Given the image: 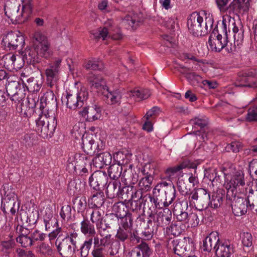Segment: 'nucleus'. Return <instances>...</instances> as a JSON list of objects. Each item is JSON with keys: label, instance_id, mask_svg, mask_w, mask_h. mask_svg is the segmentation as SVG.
<instances>
[{"label": "nucleus", "instance_id": "1", "mask_svg": "<svg viewBox=\"0 0 257 257\" xmlns=\"http://www.w3.org/2000/svg\"><path fill=\"white\" fill-rule=\"evenodd\" d=\"M55 223L57 227L48 234L49 240L51 241L57 237L55 245L59 254L62 257H71L77 248L78 234L75 230L66 232L59 226L58 222Z\"/></svg>", "mask_w": 257, "mask_h": 257}, {"label": "nucleus", "instance_id": "2", "mask_svg": "<svg viewBox=\"0 0 257 257\" xmlns=\"http://www.w3.org/2000/svg\"><path fill=\"white\" fill-rule=\"evenodd\" d=\"M22 8L19 11L20 6L13 5L6 3L5 12L6 15L13 23L22 24L28 21L31 17L33 9V0H22Z\"/></svg>", "mask_w": 257, "mask_h": 257}, {"label": "nucleus", "instance_id": "3", "mask_svg": "<svg viewBox=\"0 0 257 257\" xmlns=\"http://www.w3.org/2000/svg\"><path fill=\"white\" fill-rule=\"evenodd\" d=\"M3 190L4 197L2 199L1 209L5 215L10 212L12 216L15 215L19 208V204L16 203L17 196L14 189L7 184L3 186Z\"/></svg>", "mask_w": 257, "mask_h": 257}, {"label": "nucleus", "instance_id": "4", "mask_svg": "<svg viewBox=\"0 0 257 257\" xmlns=\"http://www.w3.org/2000/svg\"><path fill=\"white\" fill-rule=\"evenodd\" d=\"M36 120V131L43 138L51 137L55 131L57 122L55 116L47 117L46 114L40 113Z\"/></svg>", "mask_w": 257, "mask_h": 257}, {"label": "nucleus", "instance_id": "5", "mask_svg": "<svg viewBox=\"0 0 257 257\" xmlns=\"http://www.w3.org/2000/svg\"><path fill=\"white\" fill-rule=\"evenodd\" d=\"M188 201L199 211L206 209L210 203V194L205 189H195L189 193Z\"/></svg>", "mask_w": 257, "mask_h": 257}, {"label": "nucleus", "instance_id": "6", "mask_svg": "<svg viewBox=\"0 0 257 257\" xmlns=\"http://www.w3.org/2000/svg\"><path fill=\"white\" fill-rule=\"evenodd\" d=\"M88 93L85 91H80L76 93H70L62 97V102L65 103L66 107L71 110H75L83 106L84 102L88 99Z\"/></svg>", "mask_w": 257, "mask_h": 257}, {"label": "nucleus", "instance_id": "7", "mask_svg": "<svg viewBox=\"0 0 257 257\" xmlns=\"http://www.w3.org/2000/svg\"><path fill=\"white\" fill-rule=\"evenodd\" d=\"M2 45L7 51L22 49L25 45V38L19 31L11 32L3 37Z\"/></svg>", "mask_w": 257, "mask_h": 257}, {"label": "nucleus", "instance_id": "8", "mask_svg": "<svg viewBox=\"0 0 257 257\" xmlns=\"http://www.w3.org/2000/svg\"><path fill=\"white\" fill-rule=\"evenodd\" d=\"M226 203L230 205L232 213L236 216H241L245 215L249 207L247 199L236 196V194H233L232 197H228L226 194Z\"/></svg>", "mask_w": 257, "mask_h": 257}, {"label": "nucleus", "instance_id": "9", "mask_svg": "<svg viewBox=\"0 0 257 257\" xmlns=\"http://www.w3.org/2000/svg\"><path fill=\"white\" fill-rule=\"evenodd\" d=\"M61 62V59L57 58L53 62L50 63L48 67L45 70L47 83L51 88L56 85V83L59 80Z\"/></svg>", "mask_w": 257, "mask_h": 257}, {"label": "nucleus", "instance_id": "10", "mask_svg": "<svg viewBox=\"0 0 257 257\" xmlns=\"http://www.w3.org/2000/svg\"><path fill=\"white\" fill-rule=\"evenodd\" d=\"M203 18L197 12L192 13L187 20V26L190 32L195 36L204 35L205 33L202 26Z\"/></svg>", "mask_w": 257, "mask_h": 257}, {"label": "nucleus", "instance_id": "11", "mask_svg": "<svg viewBox=\"0 0 257 257\" xmlns=\"http://www.w3.org/2000/svg\"><path fill=\"white\" fill-rule=\"evenodd\" d=\"M244 185L243 172L241 170H238L235 173L230 180L224 184V187L227 190V197H232L233 194H236L237 188Z\"/></svg>", "mask_w": 257, "mask_h": 257}, {"label": "nucleus", "instance_id": "12", "mask_svg": "<svg viewBox=\"0 0 257 257\" xmlns=\"http://www.w3.org/2000/svg\"><path fill=\"white\" fill-rule=\"evenodd\" d=\"M190 238H184L183 239H169L167 241V248L177 255L182 257L186 251L190 250L188 244L190 245Z\"/></svg>", "mask_w": 257, "mask_h": 257}, {"label": "nucleus", "instance_id": "13", "mask_svg": "<svg viewBox=\"0 0 257 257\" xmlns=\"http://www.w3.org/2000/svg\"><path fill=\"white\" fill-rule=\"evenodd\" d=\"M42 51L40 49H37L35 46L32 47H27L23 53V59L25 62L28 64L35 65L40 62V57L48 58L50 57V54L43 55L41 54Z\"/></svg>", "mask_w": 257, "mask_h": 257}, {"label": "nucleus", "instance_id": "14", "mask_svg": "<svg viewBox=\"0 0 257 257\" xmlns=\"http://www.w3.org/2000/svg\"><path fill=\"white\" fill-rule=\"evenodd\" d=\"M108 181L107 174L102 171L94 172L89 178L88 182L90 189H102L106 187Z\"/></svg>", "mask_w": 257, "mask_h": 257}, {"label": "nucleus", "instance_id": "15", "mask_svg": "<svg viewBox=\"0 0 257 257\" xmlns=\"http://www.w3.org/2000/svg\"><path fill=\"white\" fill-rule=\"evenodd\" d=\"M257 72L255 70L251 69L247 72L239 75L236 81L235 86L237 87H248L250 88L257 87Z\"/></svg>", "mask_w": 257, "mask_h": 257}, {"label": "nucleus", "instance_id": "16", "mask_svg": "<svg viewBox=\"0 0 257 257\" xmlns=\"http://www.w3.org/2000/svg\"><path fill=\"white\" fill-rule=\"evenodd\" d=\"M220 242L218 233L216 231L211 232L203 240L201 248L204 251L210 252L212 250L216 253V249Z\"/></svg>", "mask_w": 257, "mask_h": 257}, {"label": "nucleus", "instance_id": "17", "mask_svg": "<svg viewBox=\"0 0 257 257\" xmlns=\"http://www.w3.org/2000/svg\"><path fill=\"white\" fill-rule=\"evenodd\" d=\"M150 218H153L158 227H165L168 225L171 221L172 213L168 209H164L156 214L151 213L149 215Z\"/></svg>", "mask_w": 257, "mask_h": 257}, {"label": "nucleus", "instance_id": "18", "mask_svg": "<svg viewBox=\"0 0 257 257\" xmlns=\"http://www.w3.org/2000/svg\"><path fill=\"white\" fill-rule=\"evenodd\" d=\"M88 83L92 89H96L97 92L102 94L108 87L105 81L100 75L95 74L92 72L89 73L87 76Z\"/></svg>", "mask_w": 257, "mask_h": 257}, {"label": "nucleus", "instance_id": "19", "mask_svg": "<svg viewBox=\"0 0 257 257\" xmlns=\"http://www.w3.org/2000/svg\"><path fill=\"white\" fill-rule=\"evenodd\" d=\"M102 108L98 105L84 107L80 114L86 118L87 121H93L99 119L101 116Z\"/></svg>", "mask_w": 257, "mask_h": 257}, {"label": "nucleus", "instance_id": "20", "mask_svg": "<svg viewBox=\"0 0 257 257\" xmlns=\"http://www.w3.org/2000/svg\"><path fill=\"white\" fill-rule=\"evenodd\" d=\"M34 44L37 49H40L42 51L41 54H50L49 47L50 44L48 41L47 38L40 32H36L33 36Z\"/></svg>", "mask_w": 257, "mask_h": 257}, {"label": "nucleus", "instance_id": "21", "mask_svg": "<svg viewBox=\"0 0 257 257\" xmlns=\"http://www.w3.org/2000/svg\"><path fill=\"white\" fill-rule=\"evenodd\" d=\"M214 31L209 38L208 43L209 48L215 52H219L225 48L226 45V38H223L221 34H217Z\"/></svg>", "mask_w": 257, "mask_h": 257}, {"label": "nucleus", "instance_id": "22", "mask_svg": "<svg viewBox=\"0 0 257 257\" xmlns=\"http://www.w3.org/2000/svg\"><path fill=\"white\" fill-rule=\"evenodd\" d=\"M90 196L88 199L89 205L91 208H99L104 203L105 196L102 189H90Z\"/></svg>", "mask_w": 257, "mask_h": 257}, {"label": "nucleus", "instance_id": "23", "mask_svg": "<svg viewBox=\"0 0 257 257\" xmlns=\"http://www.w3.org/2000/svg\"><path fill=\"white\" fill-rule=\"evenodd\" d=\"M152 252L149 245L146 242L142 241L127 253L126 257H150Z\"/></svg>", "mask_w": 257, "mask_h": 257}, {"label": "nucleus", "instance_id": "24", "mask_svg": "<svg viewBox=\"0 0 257 257\" xmlns=\"http://www.w3.org/2000/svg\"><path fill=\"white\" fill-rule=\"evenodd\" d=\"M57 105L56 98L52 91H47L41 96L39 103V111L41 113H44L45 111L49 108L48 105Z\"/></svg>", "mask_w": 257, "mask_h": 257}, {"label": "nucleus", "instance_id": "25", "mask_svg": "<svg viewBox=\"0 0 257 257\" xmlns=\"http://www.w3.org/2000/svg\"><path fill=\"white\" fill-rule=\"evenodd\" d=\"M234 252V247L229 240L220 241L216 249V254L221 257H231Z\"/></svg>", "mask_w": 257, "mask_h": 257}, {"label": "nucleus", "instance_id": "26", "mask_svg": "<svg viewBox=\"0 0 257 257\" xmlns=\"http://www.w3.org/2000/svg\"><path fill=\"white\" fill-rule=\"evenodd\" d=\"M186 168L196 169L197 165L196 164L192 163L189 161L186 160L177 166L168 168L165 171V174L166 177L170 179L172 176L174 175L181 170Z\"/></svg>", "mask_w": 257, "mask_h": 257}, {"label": "nucleus", "instance_id": "27", "mask_svg": "<svg viewBox=\"0 0 257 257\" xmlns=\"http://www.w3.org/2000/svg\"><path fill=\"white\" fill-rule=\"evenodd\" d=\"M102 95H104L106 98L108 103L111 104H119L122 98L121 92L118 90L110 91L108 87L102 92Z\"/></svg>", "mask_w": 257, "mask_h": 257}, {"label": "nucleus", "instance_id": "28", "mask_svg": "<svg viewBox=\"0 0 257 257\" xmlns=\"http://www.w3.org/2000/svg\"><path fill=\"white\" fill-rule=\"evenodd\" d=\"M112 157L108 152L99 153L93 159V161L96 167L102 168L104 165H110L111 162Z\"/></svg>", "mask_w": 257, "mask_h": 257}, {"label": "nucleus", "instance_id": "29", "mask_svg": "<svg viewBox=\"0 0 257 257\" xmlns=\"http://www.w3.org/2000/svg\"><path fill=\"white\" fill-rule=\"evenodd\" d=\"M121 188V183L119 180L110 181L106 187V194L108 198L118 197Z\"/></svg>", "mask_w": 257, "mask_h": 257}, {"label": "nucleus", "instance_id": "30", "mask_svg": "<svg viewBox=\"0 0 257 257\" xmlns=\"http://www.w3.org/2000/svg\"><path fill=\"white\" fill-rule=\"evenodd\" d=\"M90 156H87L83 154H76L74 156L75 167L80 169L83 166H87L88 168H91V159Z\"/></svg>", "mask_w": 257, "mask_h": 257}, {"label": "nucleus", "instance_id": "31", "mask_svg": "<svg viewBox=\"0 0 257 257\" xmlns=\"http://www.w3.org/2000/svg\"><path fill=\"white\" fill-rule=\"evenodd\" d=\"M82 147L86 155L92 156L96 152V145L92 137H86L82 139Z\"/></svg>", "mask_w": 257, "mask_h": 257}, {"label": "nucleus", "instance_id": "32", "mask_svg": "<svg viewBox=\"0 0 257 257\" xmlns=\"http://www.w3.org/2000/svg\"><path fill=\"white\" fill-rule=\"evenodd\" d=\"M93 224L90 223L87 219H84L80 223L81 232L85 235L88 236L89 238L92 237V240H93V237L96 234Z\"/></svg>", "mask_w": 257, "mask_h": 257}, {"label": "nucleus", "instance_id": "33", "mask_svg": "<svg viewBox=\"0 0 257 257\" xmlns=\"http://www.w3.org/2000/svg\"><path fill=\"white\" fill-rule=\"evenodd\" d=\"M146 202L140 200H130V201H128L126 202L127 204L128 210L130 212H133L134 213H136L138 215L139 217L138 218H139L140 220H144V218L140 215L141 213L142 204H145Z\"/></svg>", "mask_w": 257, "mask_h": 257}, {"label": "nucleus", "instance_id": "34", "mask_svg": "<svg viewBox=\"0 0 257 257\" xmlns=\"http://www.w3.org/2000/svg\"><path fill=\"white\" fill-rule=\"evenodd\" d=\"M225 191L222 189H219L214 192L210 197V203L209 206L213 208H217L221 206L223 202Z\"/></svg>", "mask_w": 257, "mask_h": 257}, {"label": "nucleus", "instance_id": "35", "mask_svg": "<svg viewBox=\"0 0 257 257\" xmlns=\"http://www.w3.org/2000/svg\"><path fill=\"white\" fill-rule=\"evenodd\" d=\"M91 212L90 220L92 223H95L98 229H101L103 221V211H100L98 208H92Z\"/></svg>", "mask_w": 257, "mask_h": 257}, {"label": "nucleus", "instance_id": "36", "mask_svg": "<svg viewBox=\"0 0 257 257\" xmlns=\"http://www.w3.org/2000/svg\"><path fill=\"white\" fill-rule=\"evenodd\" d=\"M112 210L118 218L130 213L128 210L127 204L122 201L115 203L112 206Z\"/></svg>", "mask_w": 257, "mask_h": 257}, {"label": "nucleus", "instance_id": "37", "mask_svg": "<svg viewBox=\"0 0 257 257\" xmlns=\"http://www.w3.org/2000/svg\"><path fill=\"white\" fill-rule=\"evenodd\" d=\"M133 190H134V186L132 185H125V186L120 188L117 197L118 199L121 200L125 203L130 201Z\"/></svg>", "mask_w": 257, "mask_h": 257}, {"label": "nucleus", "instance_id": "38", "mask_svg": "<svg viewBox=\"0 0 257 257\" xmlns=\"http://www.w3.org/2000/svg\"><path fill=\"white\" fill-rule=\"evenodd\" d=\"M118 218L113 213L107 215L106 218L104 220V224H102L101 230H102L103 232H105L107 229H110L118 223Z\"/></svg>", "mask_w": 257, "mask_h": 257}, {"label": "nucleus", "instance_id": "39", "mask_svg": "<svg viewBox=\"0 0 257 257\" xmlns=\"http://www.w3.org/2000/svg\"><path fill=\"white\" fill-rule=\"evenodd\" d=\"M84 67L87 70H101L103 68V65L99 59L91 58L85 61Z\"/></svg>", "mask_w": 257, "mask_h": 257}, {"label": "nucleus", "instance_id": "40", "mask_svg": "<svg viewBox=\"0 0 257 257\" xmlns=\"http://www.w3.org/2000/svg\"><path fill=\"white\" fill-rule=\"evenodd\" d=\"M122 167L119 165L112 164L109 166L108 174L109 177L113 180H118L122 173Z\"/></svg>", "mask_w": 257, "mask_h": 257}, {"label": "nucleus", "instance_id": "41", "mask_svg": "<svg viewBox=\"0 0 257 257\" xmlns=\"http://www.w3.org/2000/svg\"><path fill=\"white\" fill-rule=\"evenodd\" d=\"M154 177L144 176L139 182V188L144 192L150 191L152 189V185Z\"/></svg>", "mask_w": 257, "mask_h": 257}, {"label": "nucleus", "instance_id": "42", "mask_svg": "<svg viewBox=\"0 0 257 257\" xmlns=\"http://www.w3.org/2000/svg\"><path fill=\"white\" fill-rule=\"evenodd\" d=\"M131 230L119 226L115 235L116 239L119 242H125L128 239Z\"/></svg>", "mask_w": 257, "mask_h": 257}, {"label": "nucleus", "instance_id": "43", "mask_svg": "<svg viewBox=\"0 0 257 257\" xmlns=\"http://www.w3.org/2000/svg\"><path fill=\"white\" fill-rule=\"evenodd\" d=\"M20 86L21 85L19 81H12L9 82L6 87L7 93L6 95L8 96H13L17 93L18 91L22 90V89L20 88Z\"/></svg>", "mask_w": 257, "mask_h": 257}, {"label": "nucleus", "instance_id": "44", "mask_svg": "<svg viewBox=\"0 0 257 257\" xmlns=\"http://www.w3.org/2000/svg\"><path fill=\"white\" fill-rule=\"evenodd\" d=\"M131 95L133 97L138 99V100H142L148 98L150 95L151 93L149 89H134L131 91Z\"/></svg>", "mask_w": 257, "mask_h": 257}, {"label": "nucleus", "instance_id": "45", "mask_svg": "<svg viewBox=\"0 0 257 257\" xmlns=\"http://www.w3.org/2000/svg\"><path fill=\"white\" fill-rule=\"evenodd\" d=\"M93 240L92 237L88 238L85 240L83 244L81 245L79 249H77V251H80V257H88L89 253V250L92 245Z\"/></svg>", "mask_w": 257, "mask_h": 257}, {"label": "nucleus", "instance_id": "46", "mask_svg": "<svg viewBox=\"0 0 257 257\" xmlns=\"http://www.w3.org/2000/svg\"><path fill=\"white\" fill-rule=\"evenodd\" d=\"M120 219V226L123 228L132 229L133 225V217L132 213H129L124 216L119 217Z\"/></svg>", "mask_w": 257, "mask_h": 257}, {"label": "nucleus", "instance_id": "47", "mask_svg": "<svg viewBox=\"0 0 257 257\" xmlns=\"http://www.w3.org/2000/svg\"><path fill=\"white\" fill-rule=\"evenodd\" d=\"M16 245L14 239H10L8 240L2 241L1 243L0 248L1 251L5 253L9 254L11 250Z\"/></svg>", "mask_w": 257, "mask_h": 257}, {"label": "nucleus", "instance_id": "48", "mask_svg": "<svg viewBox=\"0 0 257 257\" xmlns=\"http://www.w3.org/2000/svg\"><path fill=\"white\" fill-rule=\"evenodd\" d=\"M73 203L78 212H83L86 208L87 203L85 197H76L73 200Z\"/></svg>", "mask_w": 257, "mask_h": 257}, {"label": "nucleus", "instance_id": "49", "mask_svg": "<svg viewBox=\"0 0 257 257\" xmlns=\"http://www.w3.org/2000/svg\"><path fill=\"white\" fill-rule=\"evenodd\" d=\"M247 199L249 208L251 210L257 212V194H253V190H249Z\"/></svg>", "mask_w": 257, "mask_h": 257}, {"label": "nucleus", "instance_id": "50", "mask_svg": "<svg viewBox=\"0 0 257 257\" xmlns=\"http://www.w3.org/2000/svg\"><path fill=\"white\" fill-rule=\"evenodd\" d=\"M183 227H184L183 224L175 222L172 223L169 227H167V229L171 234L176 236L180 235L183 232L184 229Z\"/></svg>", "mask_w": 257, "mask_h": 257}, {"label": "nucleus", "instance_id": "51", "mask_svg": "<svg viewBox=\"0 0 257 257\" xmlns=\"http://www.w3.org/2000/svg\"><path fill=\"white\" fill-rule=\"evenodd\" d=\"M200 220L198 214L196 212H192L188 215V217L185 223L188 227H195L198 225Z\"/></svg>", "mask_w": 257, "mask_h": 257}, {"label": "nucleus", "instance_id": "52", "mask_svg": "<svg viewBox=\"0 0 257 257\" xmlns=\"http://www.w3.org/2000/svg\"><path fill=\"white\" fill-rule=\"evenodd\" d=\"M128 155L126 154H124L122 152H117L113 155L114 160L117 162V165L121 166L125 165L129 162Z\"/></svg>", "mask_w": 257, "mask_h": 257}, {"label": "nucleus", "instance_id": "53", "mask_svg": "<svg viewBox=\"0 0 257 257\" xmlns=\"http://www.w3.org/2000/svg\"><path fill=\"white\" fill-rule=\"evenodd\" d=\"M60 215L64 221H69L72 219V209L69 205H65L62 207Z\"/></svg>", "mask_w": 257, "mask_h": 257}, {"label": "nucleus", "instance_id": "54", "mask_svg": "<svg viewBox=\"0 0 257 257\" xmlns=\"http://www.w3.org/2000/svg\"><path fill=\"white\" fill-rule=\"evenodd\" d=\"M243 8V6H241L236 0H233V1L227 7V11L230 14L238 15L242 12L241 9Z\"/></svg>", "mask_w": 257, "mask_h": 257}, {"label": "nucleus", "instance_id": "55", "mask_svg": "<svg viewBox=\"0 0 257 257\" xmlns=\"http://www.w3.org/2000/svg\"><path fill=\"white\" fill-rule=\"evenodd\" d=\"M163 192H164L165 194V199L164 200L165 202L168 203V207L172 204L174 199L176 198V191L175 187L171 186L170 189H166L163 190Z\"/></svg>", "mask_w": 257, "mask_h": 257}, {"label": "nucleus", "instance_id": "56", "mask_svg": "<svg viewBox=\"0 0 257 257\" xmlns=\"http://www.w3.org/2000/svg\"><path fill=\"white\" fill-rule=\"evenodd\" d=\"M39 98L37 97L36 95H31L28 96L27 100L26 101V104L28 105V107L32 108L37 113V110L39 111V108H37V106H39ZM41 111H38V113H40Z\"/></svg>", "mask_w": 257, "mask_h": 257}, {"label": "nucleus", "instance_id": "57", "mask_svg": "<svg viewBox=\"0 0 257 257\" xmlns=\"http://www.w3.org/2000/svg\"><path fill=\"white\" fill-rule=\"evenodd\" d=\"M28 80L29 81L27 83H25L24 86L29 92H35L40 90L41 87L37 82L34 80V77H31Z\"/></svg>", "mask_w": 257, "mask_h": 257}, {"label": "nucleus", "instance_id": "58", "mask_svg": "<svg viewBox=\"0 0 257 257\" xmlns=\"http://www.w3.org/2000/svg\"><path fill=\"white\" fill-rule=\"evenodd\" d=\"M173 213L178 214L182 211H186L188 208L187 201H181L179 199H177L174 203Z\"/></svg>", "mask_w": 257, "mask_h": 257}, {"label": "nucleus", "instance_id": "59", "mask_svg": "<svg viewBox=\"0 0 257 257\" xmlns=\"http://www.w3.org/2000/svg\"><path fill=\"white\" fill-rule=\"evenodd\" d=\"M30 235L26 236H18L16 238L17 242L20 243L22 247H29L33 245L32 238Z\"/></svg>", "mask_w": 257, "mask_h": 257}, {"label": "nucleus", "instance_id": "60", "mask_svg": "<svg viewBox=\"0 0 257 257\" xmlns=\"http://www.w3.org/2000/svg\"><path fill=\"white\" fill-rule=\"evenodd\" d=\"M190 123L193 125L194 128L199 127L200 130L205 129V127L207 126L208 121L204 118H201L197 117L190 120Z\"/></svg>", "mask_w": 257, "mask_h": 257}, {"label": "nucleus", "instance_id": "61", "mask_svg": "<svg viewBox=\"0 0 257 257\" xmlns=\"http://www.w3.org/2000/svg\"><path fill=\"white\" fill-rule=\"evenodd\" d=\"M143 191L144 190H142L139 188L138 189L134 188V190H132V195H131L130 200H136L146 202L147 195H144Z\"/></svg>", "mask_w": 257, "mask_h": 257}, {"label": "nucleus", "instance_id": "62", "mask_svg": "<svg viewBox=\"0 0 257 257\" xmlns=\"http://www.w3.org/2000/svg\"><path fill=\"white\" fill-rule=\"evenodd\" d=\"M17 108L20 109V112L24 117H29L35 112V111L32 108L28 107V105L24 104V102H22L19 106H17Z\"/></svg>", "mask_w": 257, "mask_h": 257}, {"label": "nucleus", "instance_id": "63", "mask_svg": "<svg viewBox=\"0 0 257 257\" xmlns=\"http://www.w3.org/2000/svg\"><path fill=\"white\" fill-rule=\"evenodd\" d=\"M9 97L10 99L18 106V105H20L22 102H24L25 93L24 92V90H22L20 91H18L17 93L14 94L13 96Z\"/></svg>", "mask_w": 257, "mask_h": 257}, {"label": "nucleus", "instance_id": "64", "mask_svg": "<svg viewBox=\"0 0 257 257\" xmlns=\"http://www.w3.org/2000/svg\"><path fill=\"white\" fill-rule=\"evenodd\" d=\"M248 172L250 177L257 180V159H253L249 163Z\"/></svg>", "mask_w": 257, "mask_h": 257}]
</instances>
